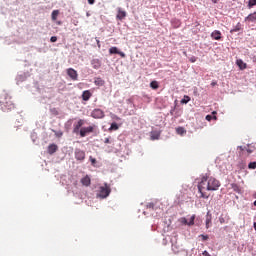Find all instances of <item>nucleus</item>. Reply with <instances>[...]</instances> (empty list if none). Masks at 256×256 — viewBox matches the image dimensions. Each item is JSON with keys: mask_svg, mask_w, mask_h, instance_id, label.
<instances>
[{"mask_svg": "<svg viewBox=\"0 0 256 256\" xmlns=\"http://www.w3.org/2000/svg\"><path fill=\"white\" fill-rule=\"evenodd\" d=\"M238 31H241L240 22H238L237 25L232 30H230V33H237Z\"/></svg>", "mask_w": 256, "mask_h": 256, "instance_id": "24", "label": "nucleus"}, {"mask_svg": "<svg viewBox=\"0 0 256 256\" xmlns=\"http://www.w3.org/2000/svg\"><path fill=\"white\" fill-rule=\"evenodd\" d=\"M244 21H248V23H255L256 21V12L249 14Z\"/></svg>", "mask_w": 256, "mask_h": 256, "instance_id": "15", "label": "nucleus"}, {"mask_svg": "<svg viewBox=\"0 0 256 256\" xmlns=\"http://www.w3.org/2000/svg\"><path fill=\"white\" fill-rule=\"evenodd\" d=\"M119 129V125H117V123H112L110 128H109V131H117Z\"/></svg>", "mask_w": 256, "mask_h": 256, "instance_id": "27", "label": "nucleus"}, {"mask_svg": "<svg viewBox=\"0 0 256 256\" xmlns=\"http://www.w3.org/2000/svg\"><path fill=\"white\" fill-rule=\"evenodd\" d=\"M80 183H82L84 187H89V185H91V178L89 177V175H86L80 180Z\"/></svg>", "mask_w": 256, "mask_h": 256, "instance_id": "12", "label": "nucleus"}, {"mask_svg": "<svg viewBox=\"0 0 256 256\" xmlns=\"http://www.w3.org/2000/svg\"><path fill=\"white\" fill-rule=\"evenodd\" d=\"M74 155H75L76 161H85V151L79 148H76Z\"/></svg>", "mask_w": 256, "mask_h": 256, "instance_id": "5", "label": "nucleus"}, {"mask_svg": "<svg viewBox=\"0 0 256 256\" xmlns=\"http://www.w3.org/2000/svg\"><path fill=\"white\" fill-rule=\"evenodd\" d=\"M213 219V216L211 215V213H207L206 214V229H209V227H211V221Z\"/></svg>", "mask_w": 256, "mask_h": 256, "instance_id": "16", "label": "nucleus"}, {"mask_svg": "<svg viewBox=\"0 0 256 256\" xmlns=\"http://www.w3.org/2000/svg\"><path fill=\"white\" fill-rule=\"evenodd\" d=\"M192 225H195V215H192L188 221V226L191 227Z\"/></svg>", "mask_w": 256, "mask_h": 256, "instance_id": "31", "label": "nucleus"}, {"mask_svg": "<svg viewBox=\"0 0 256 256\" xmlns=\"http://www.w3.org/2000/svg\"><path fill=\"white\" fill-rule=\"evenodd\" d=\"M172 25H173V27H175V29H177L178 27H181V21L180 20H173Z\"/></svg>", "mask_w": 256, "mask_h": 256, "instance_id": "28", "label": "nucleus"}, {"mask_svg": "<svg viewBox=\"0 0 256 256\" xmlns=\"http://www.w3.org/2000/svg\"><path fill=\"white\" fill-rule=\"evenodd\" d=\"M85 125V120L80 119L76 124H74L73 133H79V129Z\"/></svg>", "mask_w": 256, "mask_h": 256, "instance_id": "10", "label": "nucleus"}, {"mask_svg": "<svg viewBox=\"0 0 256 256\" xmlns=\"http://www.w3.org/2000/svg\"><path fill=\"white\" fill-rule=\"evenodd\" d=\"M109 195H111V187L108 186L107 183H105L104 186H101L99 188L98 197H100V199H107V197H109Z\"/></svg>", "mask_w": 256, "mask_h": 256, "instance_id": "3", "label": "nucleus"}, {"mask_svg": "<svg viewBox=\"0 0 256 256\" xmlns=\"http://www.w3.org/2000/svg\"><path fill=\"white\" fill-rule=\"evenodd\" d=\"M51 17H52V21H57V17H59V10H53Z\"/></svg>", "mask_w": 256, "mask_h": 256, "instance_id": "22", "label": "nucleus"}, {"mask_svg": "<svg viewBox=\"0 0 256 256\" xmlns=\"http://www.w3.org/2000/svg\"><path fill=\"white\" fill-rule=\"evenodd\" d=\"M179 222L182 223V225H189V220L185 217L180 218Z\"/></svg>", "mask_w": 256, "mask_h": 256, "instance_id": "32", "label": "nucleus"}, {"mask_svg": "<svg viewBox=\"0 0 256 256\" xmlns=\"http://www.w3.org/2000/svg\"><path fill=\"white\" fill-rule=\"evenodd\" d=\"M176 133L177 135H185V133H187V130H185V128L183 127H178L176 128Z\"/></svg>", "mask_w": 256, "mask_h": 256, "instance_id": "21", "label": "nucleus"}, {"mask_svg": "<svg viewBox=\"0 0 256 256\" xmlns=\"http://www.w3.org/2000/svg\"><path fill=\"white\" fill-rule=\"evenodd\" d=\"M189 101H191V97L185 95L184 98L181 100V103L187 105Z\"/></svg>", "mask_w": 256, "mask_h": 256, "instance_id": "29", "label": "nucleus"}, {"mask_svg": "<svg viewBox=\"0 0 256 256\" xmlns=\"http://www.w3.org/2000/svg\"><path fill=\"white\" fill-rule=\"evenodd\" d=\"M212 115H214V116H212ZM212 115H207L206 121H211L212 119H215V121H217V116H215V115H217V112L216 111L212 112Z\"/></svg>", "mask_w": 256, "mask_h": 256, "instance_id": "23", "label": "nucleus"}, {"mask_svg": "<svg viewBox=\"0 0 256 256\" xmlns=\"http://www.w3.org/2000/svg\"><path fill=\"white\" fill-rule=\"evenodd\" d=\"M202 255H203V256H210V255H209V252H207V251H204V252L202 253Z\"/></svg>", "mask_w": 256, "mask_h": 256, "instance_id": "39", "label": "nucleus"}, {"mask_svg": "<svg viewBox=\"0 0 256 256\" xmlns=\"http://www.w3.org/2000/svg\"><path fill=\"white\" fill-rule=\"evenodd\" d=\"M94 84L97 86V87H103V85H105V80L101 79V78H96L94 80Z\"/></svg>", "mask_w": 256, "mask_h": 256, "instance_id": "20", "label": "nucleus"}, {"mask_svg": "<svg viewBox=\"0 0 256 256\" xmlns=\"http://www.w3.org/2000/svg\"><path fill=\"white\" fill-rule=\"evenodd\" d=\"M109 55H120L122 57V59H125V57H126L124 52L119 51V48H117L116 46L109 48Z\"/></svg>", "mask_w": 256, "mask_h": 256, "instance_id": "7", "label": "nucleus"}, {"mask_svg": "<svg viewBox=\"0 0 256 256\" xmlns=\"http://www.w3.org/2000/svg\"><path fill=\"white\" fill-rule=\"evenodd\" d=\"M211 37L212 39H214L215 41H221V31L219 30H215L211 33Z\"/></svg>", "mask_w": 256, "mask_h": 256, "instance_id": "13", "label": "nucleus"}, {"mask_svg": "<svg viewBox=\"0 0 256 256\" xmlns=\"http://www.w3.org/2000/svg\"><path fill=\"white\" fill-rule=\"evenodd\" d=\"M67 75L72 79V81H77V79H79V74H77L76 70L73 68L67 69Z\"/></svg>", "mask_w": 256, "mask_h": 256, "instance_id": "9", "label": "nucleus"}, {"mask_svg": "<svg viewBox=\"0 0 256 256\" xmlns=\"http://www.w3.org/2000/svg\"><path fill=\"white\" fill-rule=\"evenodd\" d=\"M125 17H127V12L125 10H122L121 8H118L116 19H118L119 21H123Z\"/></svg>", "mask_w": 256, "mask_h": 256, "instance_id": "11", "label": "nucleus"}, {"mask_svg": "<svg viewBox=\"0 0 256 256\" xmlns=\"http://www.w3.org/2000/svg\"><path fill=\"white\" fill-rule=\"evenodd\" d=\"M57 149H59L57 144H50L48 146V153H49V155H53V153H57Z\"/></svg>", "mask_w": 256, "mask_h": 256, "instance_id": "14", "label": "nucleus"}, {"mask_svg": "<svg viewBox=\"0 0 256 256\" xmlns=\"http://www.w3.org/2000/svg\"><path fill=\"white\" fill-rule=\"evenodd\" d=\"M254 229H255V231H256V222H254Z\"/></svg>", "mask_w": 256, "mask_h": 256, "instance_id": "46", "label": "nucleus"}, {"mask_svg": "<svg viewBox=\"0 0 256 256\" xmlns=\"http://www.w3.org/2000/svg\"><path fill=\"white\" fill-rule=\"evenodd\" d=\"M83 101H89L91 99V92L89 90H86L82 94Z\"/></svg>", "mask_w": 256, "mask_h": 256, "instance_id": "19", "label": "nucleus"}, {"mask_svg": "<svg viewBox=\"0 0 256 256\" xmlns=\"http://www.w3.org/2000/svg\"><path fill=\"white\" fill-rule=\"evenodd\" d=\"M190 63H195L197 61V57L195 56H192L190 59H189Z\"/></svg>", "mask_w": 256, "mask_h": 256, "instance_id": "36", "label": "nucleus"}, {"mask_svg": "<svg viewBox=\"0 0 256 256\" xmlns=\"http://www.w3.org/2000/svg\"><path fill=\"white\" fill-rule=\"evenodd\" d=\"M221 187V182L213 177H202L198 184V191L201 194L202 199H209V196L205 194V191H218Z\"/></svg>", "mask_w": 256, "mask_h": 256, "instance_id": "1", "label": "nucleus"}, {"mask_svg": "<svg viewBox=\"0 0 256 256\" xmlns=\"http://www.w3.org/2000/svg\"><path fill=\"white\" fill-rule=\"evenodd\" d=\"M97 45H98V47H101L99 40H97Z\"/></svg>", "mask_w": 256, "mask_h": 256, "instance_id": "45", "label": "nucleus"}, {"mask_svg": "<svg viewBox=\"0 0 256 256\" xmlns=\"http://www.w3.org/2000/svg\"><path fill=\"white\" fill-rule=\"evenodd\" d=\"M236 65H238L239 69H241L242 71L244 69H247V63L243 62L241 59H238L236 61Z\"/></svg>", "mask_w": 256, "mask_h": 256, "instance_id": "18", "label": "nucleus"}, {"mask_svg": "<svg viewBox=\"0 0 256 256\" xmlns=\"http://www.w3.org/2000/svg\"><path fill=\"white\" fill-rule=\"evenodd\" d=\"M211 85L212 87H215V85H217V82H212Z\"/></svg>", "mask_w": 256, "mask_h": 256, "instance_id": "44", "label": "nucleus"}, {"mask_svg": "<svg viewBox=\"0 0 256 256\" xmlns=\"http://www.w3.org/2000/svg\"><path fill=\"white\" fill-rule=\"evenodd\" d=\"M57 25H61V21H58V22H57Z\"/></svg>", "mask_w": 256, "mask_h": 256, "instance_id": "47", "label": "nucleus"}, {"mask_svg": "<svg viewBox=\"0 0 256 256\" xmlns=\"http://www.w3.org/2000/svg\"><path fill=\"white\" fill-rule=\"evenodd\" d=\"M200 237H201L202 241H207L209 239L208 235L201 234Z\"/></svg>", "mask_w": 256, "mask_h": 256, "instance_id": "34", "label": "nucleus"}, {"mask_svg": "<svg viewBox=\"0 0 256 256\" xmlns=\"http://www.w3.org/2000/svg\"><path fill=\"white\" fill-rule=\"evenodd\" d=\"M91 117H93V119H103L105 117V112L99 108H96L92 110Z\"/></svg>", "mask_w": 256, "mask_h": 256, "instance_id": "4", "label": "nucleus"}, {"mask_svg": "<svg viewBox=\"0 0 256 256\" xmlns=\"http://www.w3.org/2000/svg\"><path fill=\"white\" fill-rule=\"evenodd\" d=\"M212 3L217 4L219 3V0H212Z\"/></svg>", "mask_w": 256, "mask_h": 256, "instance_id": "42", "label": "nucleus"}, {"mask_svg": "<svg viewBox=\"0 0 256 256\" xmlns=\"http://www.w3.org/2000/svg\"><path fill=\"white\" fill-rule=\"evenodd\" d=\"M51 43H57V36H52L50 38Z\"/></svg>", "mask_w": 256, "mask_h": 256, "instance_id": "35", "label": "nucleus"}, {"mask_svg": "<svg viewBox=\"0 0 256 256\" xmlns=\"http://www.w3.org/2000/svg\"><path fill=\"white\" fill-rule=\"evenodd\" d=\"M220 223H225V219L224 218H220Z\"/></svg>", "mask_w": 256, "mask_h": 256, "instance_id": "43", "label": "nucleus"}, {"mask_svg": "<svg viewBox=\"0 0 256 256\" xmlns=\"http://www.w3.org/2000/svg\"><path fill=\"white\" fill-rule=\"evenodd\" d=\"M148 207H149L150 209H153L154 205L150 203V204H148Z\"/></svg>", "mask_w": 256, "mask_h": 256, "instance_id": "41", "label": "nucleus"}, {"mask_svg": "<svg viewBox=\"0 0 256 256\" xmlns=\"http://www.w3.org/2000/svg\"><path fill=\"white\" fill-rule=\"evenodd\" d=\"M248 169H256V162H250L248 164Z\"/></svg>", "mask_w": 256, "mask_h": 256, "instance_id": "33", "label": "nucleus"}, {"mask_svg": "<svg viewBox=\"0 0 256 256\" xmlns=\"http://www.w3.org/2000/svg\"><path fill=\"white\" fill-rule=\"evenodd\" d=\"M89 5H94L95 4V0H88Z\"/></svg>", "mask_w": 256, "mask_h": 256, "instance_id": "38", "label": "nucleus"}, {"mask_svg": "<svg viewBox=\"0 0 256 256\" xmlns=\"http://www.w3.org/2000/svg\"><path fill=\"white\" fill-rule=\"evenodd\" d=\"M256 5V0H249L248 1V9H253Z\"/></svg>", "mask_w": 256, "mask_h": 256, "instance_id": "30", "label": "nucleus"}, {"mask_svg": "<svg viewBox=\"0 0 256 256\" xmlns=\"http://www.w3.org/2000/svg\"><path fill=\"white\" fill-rule=\"evenodd\" d=\"M116 119H119V117L116 116Z\"/></svg>", "mask_w": 256, "mask_h": 256, "instance_id": "49", "label": "nucleus"}, {"mask_svg": "<svg viewBox=\"0 0 256 256\" xmlns=\"http://www.w3.org/2000/svg\"><path fill=\"white\" fill-rule=\"evenodd\" d=\"M231 188L233 189V191H235V193H241V188H239V185L232 183Z\"/></svg>", "mask_w": 256, "mask_h": 256, "instance_id": "25", "label": "nucleus"}, {"mask_svg": "<svg viewBox=\"0 0 256 256\" xmlns=\"http://www.w3.org/2000/svg\"><path fill=\"white\" fill-rule=\"evenodd\" d=\"M104 143H110V140H109V138H105V140H104Z\"/></svg>", "mask_w": 256, "mask_h": 256, "instance_id": "40", "label": "nucleus"}, {"mask_svg": "<svg viewBox=\"0 0 256 256\" xmlns=\"http://www.w3.org/2000/svg\"><path fill=\"white\" fill-rule=\"evenodd\" d=\"M94 129L95 128L93 126L82 127L80 129V137H87L89 133H93Z\"/></svg>", "mask_w": 256, "mask_h": 256, "instance_id": "6", "label": "nucleus"}, {"mask_svg": "<svg viewBox=\"0 0 256 256\" xmlns=\"http://www.w3.org/2000/svg\"><path fill=\"white\" fill-rule=\"evenodd\" d=\"M91 65L93 69H99V67H101V61L99 59H93Z\"/></svg>", "mask_w": 256, "mask_h": 256, "instance_id": "17", "label": "nucleus"}, {"mask_svg": "<svg viewBox=\"0 0 256 256\" xmlns=\"http://www.w3.org/2000/svg\"><path fill=\"white\" fill-rule=\"evenodd\" d=\"M150 87H151V89H159V82H157V81H152L151 83H150Z\"/></svg>", "mask_w": 256, "mask_h": 256, "instance_id": "26", "label": "nucleus"}, {"mask_svg": "<svg viewBox=\"0 0 256 256\" xmlns=\"http://www.w3.org/2000/svg\"><path fill=\"white\" fill-rule=\"evenodd\" d=\"M90 161L92 165H95V163H97V160L95 158H92L91 156H90Z\"/></svg>", "mask_w": 256, "mask_h": 256, "instance_id": "37", "label": "nucleus"}, {"mask_svg": "<svg viewBox=\"0 0 256 256\" xmlns=\"http://www.w3.org/2000/svg\"><path fill=\"white\" fill-rule=\"evenodd\" d=\"M238 149H239V155L240 157H243V155H251V153H253V149L251 148H246V147H243V146H238Z\"/></svg>", "mask_w": 256, "mask_h": 256, "instance_id": "8", "label": "nucleus"}, {"mask_svg": "<svg viewBox=\"0 0 256 256\" xmlns=\"http://www.w3.org/2000/svg\"><path fill=\"white\" fill-rule=\"evenodd\" d=\"M254 206L256 207V200L254 201Z\"/></svg>", "mask_w": 256, "mask_h": 256, "instance_id": "48", "label": "nucleus"}, {"mask_svg": "<svg viewBox=\"0 0 256 256\" xmlns=\"http://www.w3.org/2000/svg\"><path fill=\"white\" fill-rule=\"evenodd\" d=\"M0 106L4 113H9V111H13L15 109V103L11 100V96L7 93H3L0 98Z\"/></svg>", "mask_w": 256, "mask_h": 256, "instance_id": "2", "label": "nucleus"}]
</instances>
